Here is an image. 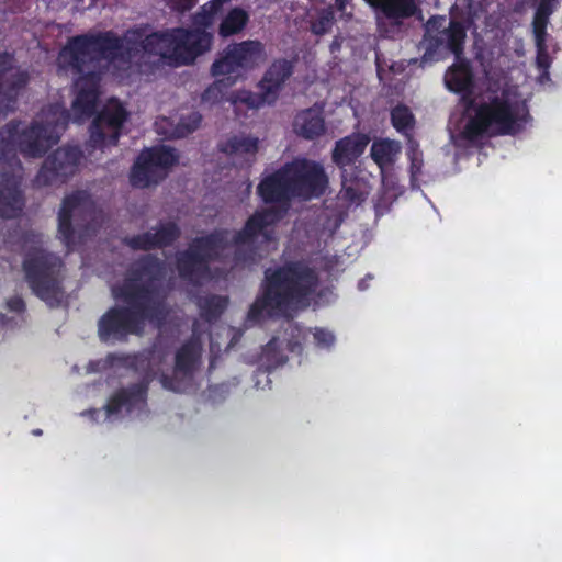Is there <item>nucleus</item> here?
<instances>
[{
    "mask_svg": "<svg viewBox=\"0 0 562 562\" xmlns=\"http://www.w3.org/2000/svg\"><path fill=\"white\" fill-rule=\"evenodd\" d=\"M393 155V142L383 139L374 142L371 146V157L378 165L391 161Z\"/></svg>",
    "mask_w": 562,
    "mask_h": 562,
    "instance_id": "nucleus-38",
    "label": "nucleus"
},
{
    "mask_svg": "<svg viewBox=\"0 0 562 562\" xmlns=\"http://www.w3.org/2000/svg\"><path fill=\"white\" fill-rule=\"evenodd\" d=\"M371 7L380 10L389 20L401 21L416 14L418 7L415 0H364Z\"/></svg>",
    "mask_w": 562,
    "mask_h": 562,
    "instance_id": "nucleus-27",
    "label": "nucleus"
},
{
    "mask_svg": "<svg viewBox=\"0 0 562 562\" xmlns=\"http://www.w3.org/2000/svg\"><path fill=\"white\" fill-rule=\"evenodd\" d=\"M223 2L220 0H212L201 8V11L196 14L199 23L207 26L210 25L216 13L221 10Z\"/></svg>",
    "mask_w": 562,
    "mask_h": 562,
    "instance_id": "nucleus-40",
    "label": "nucleus"
},
{
    "mask_svg": "<svg viewBox=\"0 0 562 562\" xmlns=\"http://www.w3.org/2000/svg\"><path fill=\"white\" fill-rule=\"evenodd\" d=\"M235 83V80L231 79H216L211 86H209L202 93L201 99L205 103L215 104L221 102L229 87Z\"/></svg>",
    "mask_w": 562,
    "mask_h": 562,
    "instance_id": "nucleus-36",
    "label": "nucleus"
},
{
    "mask_svg": "<svg viewBox=\"0 0 562 562\" xmlns=\"http://www.w3.org/2000/svg\"><path fill=\"white\" fill-rule=\"evenodd\" d=\"M181 31L183 27L153 32L140 41V47L149 55L180 65Z\"/></svg>",
    "mask_w": 562,
    "mask_h": 562,
    "instance_id": "nucleus-20",
    "label": "nucleus"
},
{
    "mask_svg": "<svg viewBox=\"0 0 562 562\" xmlns=\"http://www.w3.org/2000/svg\"><path fill=\"white\" fill-rule=\"evenodd\" d=\"M340 198L350 205H360L369 195L367 182L359 178L347 179L342 175Z\"/></svg>",
    "mask_w": 562,
    "mask_h": 562,
    "instance_id": "nucleus-33",
    "label": "nucleus"
},
{
    "mask_svg": "<svg viewBox=\"0 0 562 562\" xmlns=\"http://www.w3.org/2000/svg\"><path fill=\"white\" fill-rule=\"evenodd\" d=\"M227 235L226 229H214L193 238L188 248L176 256L179 278L194 286L209 281L212 277L211 263L217 261L228 246Z\"/></svg>",
    "mask_w": 562,
    "mask_h": 562,
    "instance_id": "nucleus-7",
    "label": "nucleus"
},
{
    "mask_svg": "<svg viewBox=\"0 0 562 562\" xmlns=\"http://www.w3.org/2000/svg\"><path fill=\"white\" fill-rule=\"evenodd\" d=\"M333 24V15L331 13L322 14L313 24L312 31L317 35H323L327 33Z\"/></svg>",
    "mask_w": 562,
    "mask_h": 562,
    "instance_id": "nucleus-42",
    "label": "nucleus"
},
{
    "mask_svg": "<svg viewBox=\"0 0 562 562\" xmlns=\"http://www.w3.org/2000/svg\"><path fill=\"white\" fill-rule=\"evenodd\" d=\"M180 34V65H189L193 63L198 56L209 50L212 45L213 37L204 30L183 29Z\"/></svg>",
    "mask_w": 562,
    "mask_h": 562,
    "instance_id": "nucleus-22",
    "label": "nucleus"
},
{
    "mask_svg": "<svg viewBox=\"0 0 562 562\" xmlns=\"http://www.w3.org/2000/svg\"><path fill=\"white\" fill-rule=\"evenodd\" d=\"M82 158L78 146L59 147L43 161L34 182L37 187H48L65 183L75 175Z\"/></svg>",
    "mask_w": 562,
    "mask_h": 562,
    "instance_id": "nucleus-12",
    "label": "nucleus"
},
{
    "mask_svg": "<svg viewBox=\"0 0 562 562\" xmlns=\"http://www.w3.org/2000/svg\"><path fill=\"white\" fill-rule=\"evenodd\" d=\"M241 71L229 45L223 50L221 56L214 60L211 67L212 76H223L222 79H231L235 80V82L241 76Z\"/></svg>",
    "mask_w": 562,
    "mask_h": 562,
    "instance_id": "nucleus-29",
    "label": "nucleus"
},
{
    "mask_svg": "<svg viewBox=\"0 0 562 562\" xmlns=\"http://www.w3.org/2000/svg\"><path fill=\"white\" fill-rule=\"evenodd\" d=\"M93 203L86 191H75L63 199L58 213V235L68 249L76 244L72 218L91 216Z\"/></svg>",
    "mask_w": 562,
    "mask_h": 562,
    "instance_id": "nucleus-15",
    "label": "nucleus"
},
{
    "mask_svg": "<svg viewBox=\"0 0 562 562\" xmlns=\"http://www.w3.org/2000/svg\"><path fill=\"white\" fill-rule=\"evenodd\" d=\"M415 116L407 105L398 104L391 110V123L393 127L407 138L409 148L415 151L418 146L413 139L412 132L415 126ZM415 155V153H413Z\"/></svg>",
    "mask_w": 562,
    "mask_h": 562,
    "instance_id": "nucleus-28",
    "label": "nucleus"
},
{
    "mask_svg": "<svg viewBox=\"0 0 562 562\" xmlns=\"http://www.w3.org/2000/svg\"><path fill=\"white\" fill-rule=\"evenodd\" d=\"M557 8L552 4H538L532 20V33L536 46H547V26L551 14Z\"/></svg>",
    "mask_w": 562,
    "mask_h": 562,
    "instance_id": "nucleus-32",
    "label": "nucleus"
},
{
    "mask_svg": "<svg viewBox=\"0 0 562 562\" xmlns=\"http://www.w3.org/2000/svg\"><path fill=\"white\" fill-rule=\"evenodd\" d=\"M235 257L236 259H243L245 261H248V260H254V251H250V254L248 256H243L241 254V250L239 248L236 249V252H235Z\"/></svg>",
    "mask_w": 562,
    "mask_h": 562,
    "instance_id": "nucleus-45",
    "label": "nucleus"
},
{
    "mask_svg": "<svg viewBox=\"0 0 562 562\" xmlns=\"http://www.w3.org/2000/svg\"><path fill=\"white\" fill-rule=\"evenodd\" d=\"M319 285L317 271L302 260L288 261L265 270L260 293L250 305L247 321L290 317L310 305Z\"/></svg>",
    "mask_w": 562,
    "mask_h": 562,
    "instance_id": "nucleus-4",
    "label": "nucleus"
},
{
    "mask_svg": "<svg viewBox=\"0 0 562 562\" xmlns=\"http://www.w3.org/2000/svg\"><path fill=\"white\" fill-rule=\"evenodd\" d=\"M151 379L145 375L137 383L116 390L108 400L105 412L108 417H114L125 411L131 414L147 406V397Z\"/></svg>",
    "mask_w": 562,
    "mask_h": 562,
    "instance_id": "nucleus-19",
    "label": "nucleus"
},
{
    "mask_svg": "<svg viewBox=\"0 0 562 562\" xmlns=\"http://www.w3.org/2000/svg\"><path fill=\"white\" fill-rule=\"evenodd\" d=\"M560 0H539L538 4H552L553 7L558 8Z\"/></svg>",
    "mask_w": 562,
    "mask_h": 562,
    "instance_id": "nucleus-48",
    "label": "nucleus"
},
{
    "mask_svg": "<svg viewBox=\"0 0 562 562\" xmlns=\"http://www.w3.org/2000/svg\"><path fill=\"white\" fill-rule=\"evenodd\" d=\"M295 199L308 201L321 198L328 187L324 167L307 158H295L285 162Z\"/></svg>",
    "mask_w": 562,
    "mask_h": 562,
    "instance_id": "nucleus-11",
    "label": "nucleus"
},
{
    "mask_svg": "<svg viewBox=\"0 0 562 562\" xmlns=\"http://www.w3.org/2000/svg\"><path fill=\"white\" fill-rule=\"evenodd\" d=\"M370 137L362 133H352L335 143L331 159L339 168H345L357 161L364 153Z\"/></svg>",
    "mask_w": 562,
    "mask_h": 562,
    "instance_id": "nucleus-21",
    "label": "nucleus"
},
{
    "mask_svg": "<svg viewBox=\"0 0 562 562\" xmlns=\"http://www.w3.org/2000/svg\"><path fill=\"white\" fill-rule=\"evenodd\" d=\"M536 66L540 71V81L550 79L549 69L551 67L552 59L548 52V46H536Z\"/></svg>",
    "mask_w": 562,
    "mask_h": 562,
    "instance_id": "nucleus-39",
    "label": "nucleus"
},
{
    "mask_svg": "<svg viewBox=\"0 0 562 562\" xmlns=\"http://www.w3.org/2000/svg\"><path fill=\"white\" fill-rule=\"evenodd\" d=\"M423 161L418 160L415 156L412 157V165L411 168L413 172H418L422 168Z\"/></svg>",
    "mask_w": 562,
    "mask_h": 562,
    "instance_id": "nucleus-46",
    "label": "nucleus"
},
{
    "mask_svg": "<svg viewBox=\"0 0 562 562\" xmlns=\"http://www.w3.org/2000/svg\"><path fill=\"white\" fill-rule=\"evenodd\" d=\"M122 49V38L112 31L71 36L60 48V66L78 76L75 81L77 94L72 102L75 122H83L95 114L102 76L99 65L102 60L114 61Z\"/></svg>",
    "mask_w": 562,
    "mask_h": 562,
    "instance_id": "nucleus-2",
    "label": "nucleus"
},
{
    "mask_svg": "<svg viewBox=\"0 0 562 562\" xmlns=\"http://www.w3.org/2000/svg\"><path fill=\"white\" fill-rule=\"evenodd\" d=\"M233 103H244L249 109H259L263 104H272L276 102V99H272V95L267 93V90L260 89L259 93H255L247 90H241L236 92L233 98H231Z\"/></svg>",
    "mask_w": 562,
    "mask_h": 562,
    "instance_id": "nucleus-35",
    "label": "nucleus"
},
{
    "mask_svg": "<svg viewBox=\"0 0 562 562\" xmlns=\"http://www.w3.org/2000/svg\"><path fill=\"white\" fill-rule=\"evenodd\" d=\"M313 337L316 346L319 348L329 349L336 341L335 335L325 328H315Z\"/></svg>",
    "mask_w": 562,
    "mask_h": 562,
    "instance_id": "nucleus-41",
    "label": "nucleus"
},
{
    "mask_svg": "<svg viewBox=\"0 0 562 562\" xmlns=\"http://www.w3.org/2000/svg\"><path fill=\"white\" fill-rule=\"evenodd\" d=\"M257 194L265 204H272L283 216L286 214L295 194L285 164L259 181Z\"/></svg>",
    "mask_w": 562,
    "mask_h": 562,
    "instance_id": "nucleus-16",
    "label": "nucleus"
},
{
    "mask_svg": "<svg viewBox=\"0 0 562 562\" xmlns=\"http://www.w3.org/2000/svg\"><path fill=\"white\" fill-rule=\"evenodd\" d=\"M202 122V115L199 112H191L187 116H181L173 135L176 137H186L199 128Z\"/></svg>",
    "mask_w": 562,
    "mask_h": 562,
    "instance_id": "nucleus-37",
    "label": "nucleus"
},
{
    "mask_svg": "<svg viewBox=\"0 0 562 562\" xmlns=\"http://www.w3.org/2000/svg\"><path fill=\"white\" fill-rule=\"evenodd\" d=\"M228 300L221 295H210L200 302V315L201 317L212 323L221 317L227 307Z\"/></svg>",
    "mask_w": 562,
    "mask_h": 562,
    "instance_id": "nucleus-34",
    "label": "nucleus"
},
{
    "mask_svg": "<svg viewBox=\"0 0 562 562\" xmlns=\"http://www.w3.org/2000/svg\"><path fill=\"white\" fill-rule=\"evenodd\" d=\"M198 0H170L172 10L177 12H186L191 10Z\"/></svg>",
    "mask_w": 562,
    "mask_h": 562,
    "instance_id": "nucleus-43",
    "label": "nucleus"
},
{
    "mask_svg": "<svg viewBox=\"0 0 562 562\" xmlns=\"http://www.w3.org/2000/svg\"><path fill=\"white\" fill-rule=\"evenodd\" d=\"M88 229H89V226L85 225V232H87Z\"/></svg>",
    "mask_w": 562,
    "mask_h": 562,
    "instance_id": "nucleus-53",
    "label": "nucleus"
},
{
    "mask_svg": "<svg viewBox=\"0 0 562 562\" xmlns=\"http://www.w3.org/2000/svg\"><path fill=\"white\" fill-rule=\"evenodd\" d=\"M447 88L456 93H461V102L464 105V97H473L474 79L471 66L468 61H459L452 65L445 76Z\"/></svg>",
    "mask_w": 562,
    "mask_h": 562,
    "instance_id": "nucleus-24",
    "label": "nucleus"
},
{
    "mask_svg": "<svg viewBox=\"0 0 562 562\" xmlns=\"http://www.w3.org/2000/svg\"><path fill=\"white\" fill-rule=\"evenodd\" d=\"M465 37L467 30L460 21H448L445 15L429 18L425 25L423 59H437L441 49H446L452 53L456 58H460L464 50Z\"/></svg>",
    "mask_w": 562,
    "mask_h": 562,
    "instance_id": "nucleus-8",
    "label": "nucleus"
},
{
    "mask_svg": "<svg viewBox=\"0 0 562 562\" xmlns=\"http://www.w3.org/2000/svg\"><path fill=\"white\" fill-rule=\"evenodd\" d=\"M282 218V212L274 206L256 211L247 218L243 228L234 234L233 244L236 247L250 246L259 237H262L263 241L270 243L273 239L272 227Z\"/></svg>",
    "mask_w": 562,
    "mask_h": 562,
    "instance_id": "nucleus-17",
    "label": "nucleus"
},
{
    "mask_svg": "<svg viewBox=\"0 0 562 562\" xmlns=\"http://www.w3.org/2000/svg\"><path fill=\"white\" fill-rule=\"evenodd\" d=\"M21 243L27 248L22 268L32 292L49 307H58L64 300V262L57 255L43 249V235L35 231L22 233Z\"/></svg>",
    "mask_w": 562,
    "mask_h": 562,
    "instance_id": "nucleus-6",
    "label": "nucleus"
},
{
    "mask_svg": "<svg viewBox=\"0 0 562 562\" xmlns=\"http://www.w3.org/2000/svg\"><path fill=\"white\" fill-rule=\"evenodd\" d=\"M364 282L366 281L363 279L359 282L358 286H359L360 290H364L366 289L367 285H366Z\"/></svg>",
    "mask_w": 562,
    "mask_h": 562,
    "instance_id": "nucleus-49",
    "label": "nucleus"
},
{
    "mask_svg": "<svg viewBox=\"0 0 562 562\" xmlns=\"http://www.w3.org/2000/svg\"><path fill=\"white\" fill-rule=\"evenodd\" d=\"M34 434L35 435H40V434H42V431L41 430H34Z\"/></svg>",
    "mask_w": 562,
    "mask_h": 562,
    "instance_id": "nucleus-52",
    "label": "nucleus"
},
{
    "mask_svg": "<svg viewBox=\"0 0 562 562\" xmlns=\"http://www.w3.org/2000/svg\"><path fill=\"white\" fill-rule=\"evenodd\" d=\"M294 132L305 138L315 139L326 131L323 108H308L297 112L293 121Z\"/></svg>",
    "mask_w": 562,
    "mask_h": 562,
    "instance_id": "nucleus-23",
    "label": "nucleus"
},
{
    "mask_svg": "<svg viewBox=\"0 0 562 562\" xmlns=\"http://www.w3.org/2000/svg\"><path fill=\"white\" fill-rule=\"evenodd\" d=\"M202 350V342L198 336H192L183 342L175 356L173 375L162 374L160 378L164 389L182 392L184 390L183 380H187V383L192 380L200 363Z\"/></svg>",
    "mask_w": 562,
    "mask_h": 562,
    "instance_id": "nucleus-13",
    "label": "nucleus"
},
{
    "mask_svg": "<svg viewBox=\"0 0 562 562\" xmlns=\"http://www.w3.org/2000/svg\"><path fill=\"white\" fill-rule=\"evenodd\" d=\"M127 119L128 112L125 106L117 99H110L89 126L91 147L102 149L106 146H116Z\"/></svg>",
    "mask_w": 562,
    "mask_h": 562,
    "instance_id": "nucleus-10",
    "label": "nucleus"
},
{
    "mask_svg": "<svg viewBox=\"0 0 562 562\" xmlns=\"http://www.w3.org/2000/svg\"><path fill=\"white\" fill-rule=\"evenodd\" d=\"M178 155L171 147L160 145L143 149L130 172V182L145 189L162 181L168 170L178 164Z\"/></svg>",
    "mask_w": 562,
    "mask_h": 562,
    "instance_id": "nucleus-9",
    "label": "nucleus"
},
{
    "mask_svg": "<svg viewBox=\"0 0 562 562\" xmlns=\"http://www.w3.org/2000/svg\"><path fill=\"white\" fill-rule=\"evenodd\" d=\"M249 22V14L241 8H233L228 11L218 26L222 37H229L240 33Z\"/></svg>",
    "mask_w": 562,
    "mask_h": 562,
    "instance_id": "nucleus-31",
    "label": "nucleus"
},
{
    "mask_svg": "<svg viewBox=\"0 0 562 562\" xmlns=\"http://www.w3.org/2000/svg\"><path fill=\"white\" fill-rule=\"evenodd\" d=\"M243 71L257 67L266 57L265 46L256 40H247L229 45Z\"/></svg>",
    "mask_w": 562,
    "mask_h": 562,
    "instance_id": "nucleus-26",
    "label": "nucleus"
},
{
    "mask_svg": "<svg viewBox=\"0 0 562 562\" xmlns=\"http://www.w3.org/2000/svg\"><path fill=\"white\" fill-rule=\"evenodd\" d=\"M64 120L68 119L69 117V112L64 110L63 113H61Z\"/></svg>",
    "mask_w": 562,
    "mask_h": 562,
    "instance_id": "nucleus-50",
    "label": "nucleus"
},
{
    "mask_svg": "<svg viewBox=\"0 0 562 562\" xmlns=\"http://www.w3.org/2000/svg\"><path fill=\"white\" fill-rule=\"evenodd\" d=\"M293 72V65L288 59L274 60L266 70L262 79L259 81V89L267 90V93L272 95V99H278L279 92L282 89L286 79Z\"/></svg>",
    "mask_w": 562,
    "mask_h": 562,
    "instance_id": "nucleus-25",
    "label": "nucleus"
},
{
    "mask_svg": "<svg viewBox=\"0 0 562 562\" xmlns=\"http://www.w3.org/2000/svg\"><path fill=\"white\" fill-rule=\"evenodd\" d=\"M164 277V261L153 254L142 256L130 267L122 283L113 289L114 297L125 306L109 308L98 322L101 341H124L130 335L140 334L146 321L166 319V296L160 290Z\"/></svg>",
    "mask_w": 562,
    "mask_h": 562,
    "instance_id": "nucleus-1",
    "label": "nucleus"
},
{
    "mask_svg": "<svg viewBox=\"0 0 562 562\" xmlns=\"http://www.w3.org/2000/svg\"><path fill=\"white\" fill-rule=\"evenodd\" d=\"M181 237V228L175 221H160L154 232L126 236L123 244L132 250L150 251L171 247Z\"/></svg>",
    "mask_w": 562,
    "mask_h": 562,
    "instance_id": "nucleus-18",
    "label": "nucleus"
},
{
    "mask_svg": "<svg viewBox=\"0 0 562 562\" xmlns=\"http://www.w3.org/2000/svg\"><path fill=\"white\" fill-rule=\"evenodd\" d=\"M4 318H5V315L0 314V322H3V321H4Z\"/></svg>",
    "mask_w": 562,
    "mask_h": 562,
    "instance_id": "nucleus-51",
    "label": "nucleus"
},
{
    "mask_svg": "<svg viewBox=\"0 0 562 562\" xmlns=\"http://www.w3.org/2000/svg\"><path fill=\"white\" fill-rule=\"evenodd\" d=\"M259 148V139L251 135H233L220 146V150L227 155L255 156Z\"/></svg>",
    "mask_w": 562,
    "mask_h": 562,
    "instance_id": "nucleus-30",
    "label": "nucleus"
},
{
    "mask_svg": "<svg viewBox=\"0 0 562 562\" xmlns=\"http://www.w3.org/2000/svg\"><path fill=\"white\" fill-rule=\"evenodd\" d=\"M464 111L469 114V120L463 136L470 142L486 135H517L531 119L526 105L513 102L505 95H465Z\"/></svg>",
    "mask_w": 562,
    "mask_h": 562,
    "instance_id": "nucleus-5",
    "label": "nucleus"
},
{
    "mask_svg": "<svg viewBox=\"0 0 562 562\" xmlns=\"http://www.w3.org/2000/svg\"><path fill=\"white\" fill-rule=\"evenodd\" d=\"M13 54L0 52V119L15 111L18 99L31 80L27 70H18L3 79L13 68Z\"/></svg>",
    "mask_w": 562,
    "mask_h": 562,
    "instance_id": "nucleus-14",
    "label": "nucleus"
},
{
    "mask_svg": "<svg viewBox=\"0 0 562 562\" xmlns=\"http://www.w3.org/2000/svg\"><path fill=\"white\" fill-rule=\"evenodd\" d=\"M350 0H335L338 10L344 11Z\"/></svg>",
    "mask_w": 562,
    "mask_h": 562,
    "instance_id": "nucleus-47",
    "label": "nucleus"
},
{
    "mask_svg": "<svg viewBox=\"0 0 562 562\" xmlns=\"http://www.w3.org/2000/svg\"><path fill=\"white\" fill-rule=\"evenodd\" d=\"M12 120L0 128V217L16 218L24 207L22 164L18 151L25 158H41L58 142L52 127L37 121L22 126Z\"/></svg>",
    "mask_w": 562,
    "mask_h": 562,
    "instance_id": "nucleus-3",
    "label": "nucleus"
},
{
    "mask_svg": "<svg viewBox=\"0 0 562 562\" xmlns=\"http://www.w3.org/2000/svg\"><path fill=\"white\" fill-rule=\"evenodd\" d=\"M7 306L11 312L23 313L25 311V302L21 296H13L8 300Z\"/></svg>",
    "mask_w": 562,
    "mask_h": 562,
    "instance_id": "nucleus-44",
    "label": "nucleus"
}]
</instances>
